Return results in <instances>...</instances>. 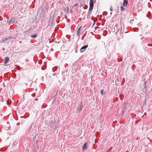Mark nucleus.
I'll return each instance as SVG.
<instances>
[{"label": "nucleus", "instance_id": "f257e3e1", "mask_svg": "<svg viewBox=\"0 0 152 152\" xmlns=\"http://www.w3.org/2000/svg\"><path fill=\"white\" fill-rule=\"evenodd\" d=\"M96 0H90L89 3V10L88 12L87 15H90L91 14L94 7V3H95Z\"/></svg>", "mask_w": 152, "mask_h": 152}, {"label": "nucleus", "instance_id": "dca6fc26", "mask_svg": "<svg viewBox=\"0 0 152 152\" xmlns=\"http://www.w3.org/2000/svg\"><path fill=\"white\" fill-rule=\"evenodd\" d=\"M37 99H36V100H37Z\"/></svg>", "mask_w": 152, "mask_h": 152}, {"label": "nucleus", "instance_id": "f8f14e48", "mask_svg": "<svg viewBox=\"0 0 152 152\" xmlns=\"http://www.w3.org/2000/svg\"><path fill=\"white\" fill-rule=\"evenodd\" d=\"M122 30V27H121V28H120L118 30V31H121Z\"/></svg>", "mask_w": 152, "mask_h": 152}, {"label": "nucleus", "instance_id": "2eb2a0df", "mask_svg": "<svg viewBox=\"0 0 152 152\" xmlns=\"http://www.w3.org/2000/svg\"><path fill=\"white\" fill-rule=\"evenodd\" d=\"M110 10L111 11H112V9H111V8H110Z\"/></svg>", "mask_w": 152, "mask_h": 152}, {"label": "nucleus", "instance_id": "4468645a", "mask_svg": "<svg viewBox=\"0 0 152 152\" xmlns=\"http://www.w3.org/2000/svg\"><path fill=\"white\" fill-rule=\"evenodd\" d=\"M104 91V90H102L101 91V93L102 94L103 93Z\"/></svg>", "mask_w": 152, "mask_h": 152}, {"label": "nucleus", "instance_id": "423d86ee", "mask_svg": "<svg viewBox=\"0 0 152 152\" xmlns=\"http://www.w3.org/2000/svg\"><path fill=\"white\" fill-rule=\"evenodd\" d=\"M128 4V0H124L123 4V6L124 7H126Z\"/></svg>", "mask_w": 152, "mask_h": 152}, {"label": "nucleus", "instance_id": "20e7f679", "mask_svg": "<svg viewBox=\"0 0 152 152\" xmlns=\"http://www.w3.org/2000/svg\"><path fill=\"white\" fill-rule=\"evenodd\" d=\"M77 107V112L79 113L82 110L83 107L82 105H78Z\"/></svg>", "mask_w": 152, "mask_h": 152}, {"label": "nucleus", "instance_id": "ddd939ff", "mask_svg": "<svg viewBox=\"0 0 152 152\" xmlns=\"http://www.w3.org/2000/svg\"><path fill=\"white\" fill-rule=\"evenodd\" d=\"M74 6H72V8H71V10H70V11L71 12H72V9H73V7H74Z\"/></svg>", "mask_w": 152, "mask_h": 152}, {"label": "nucleus", "instance_id": "1a4fd4ad", "mask_svg": "<svg viewBox=\"0 0 152 152\" xmlns=\"http://www.w3.org/2000/svg\"><path fill=\"white\" fill-rule=\"evenodd\" d=\"M37 34H35L32 35L31 37L32 38H36L37 37Z\"/></svg>", "mask_w": 152, "mask_h": 152}, {"label": "nucleus", "instance_id": "0eeeda50", "mask_svg": "<svg viewBox=\"0 0 152 152\" xmlns=\"http://www.w3.org/2000/svg\"><path fill=\"white\" fill-rule=\"evenodd\" d=\"M65 11L66 13H69L70 12L69 9L68 7H67L65 9Z\"/></svg>", "mask_w": 152, "mask_h": 152}, {"label": "nucleus", "instance_id": "7ed1b4c3", "mask_svg": "<svg viewBox=\"0 0 152 152\" xmlns=\"http://www.w3.org/2000/svg\"><path fill=\"white\" fill-rule=\"evenodd\" d=\"M88 45L83 46L81 47L80 49V51L81 52H83L88 47Z\"/></svg>", "mask_w": 152, "mask_h": 152}, {"label": "nucleus", "instance_id": "9d476101", "mask_svg": "<svg viewBox=\"0 0 152 152\" xmlns=\"http://www.w3.org/2000/svg\"><path fill=\"white\" fill-rule=\"evenodd\" d=\"M120 8H121V11H124V10H125L124 8V7H123V6H121L120 7Z\"/></svg>", "mask_w": 152, "mask_h": 152}, {"label": "nucleus", "instance_id": "f03ea898", "mask_svg": "<svg viewBox=\"0 0 152 152\" xmlns=\"http://www.w3.org/2000/svg\"><path fill=\"white\" fill-rule=\"evenodd\" d=\"M82 30V27L81 26H80L77 31V36H80Z\"/></svg>", "mask_w": 152, "mask_h": 152}, {"label": "nucleus", "instance_id": "6e6552de", "mask_svg": "<svg viewBox=\"0 0 152 152\" xmlns=\"http://www.w3.org/2000/svg\"><path fill=\"white\" fill-rule=\"evenodd\" d=\"M87 148V145L86 143H85L84 144L83 147V150H84L86 149Z\"/></svg>", "mask_w": 152, "mask_h": 152}, {"label": "nucleus", "instance_id": "9b49d317", "mask_svg": "<svg viewBox=\"0 0 152 152\" xmlns=\"http://www.w3.org/2000/svg\"><path fill=\"white\" fill-rule=\"evenodd\" d=\"M9 101H10V102L11 103V101L10 100H8L7 101V104H9Z\"/></svg>", "mask_w": 152, "mask_h": 152}, {"label": "nucleus", "instance_id": "39448f33", "mask_svg": "<svg viewBox=\"0 0 152 152\" xmlns=\"http://www.w3.org/2000/svg\"><path fill=\"white\" fill-rule=\"evenodd\" d=\"M9 58L8 57H7L4 59V63L6 64H8L9 63Z\"/></svg>", "mask_w": 152, "mask_h": 152}]
</instances>
